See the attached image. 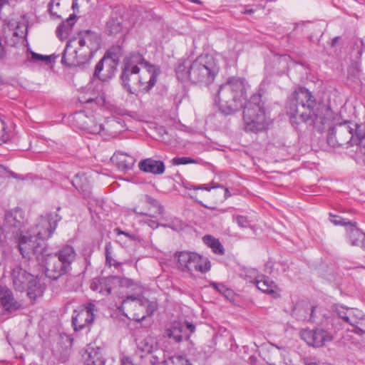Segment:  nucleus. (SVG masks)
Masks as SVG:
<instances>
[{
  "instance_id": "nucleus-56",
  "label": "nucleus",
  "mask_w": 365,
  "mask_h": 365,
  "mask_svg": "<svg viewBox=\"0 0 365 365\" xmlns=\"http://www.w3.org/2000/svg\"><path fill=\"white\" fill-rule=\"evenodd\" d=\"M314 311H315V308H312L311 314H310V316H309V320H313L314 319Z\"/></svg>"
},
{
  "instance_id": "nucleus-13",
  "label": "nucleus",
  "mask_w": 365,
  "mask_h": 365,
  "mask_svg": "<svg viewBox=\"0 0 365 365\" xmlns=\"http://www.w3.org/2000/svg\"><path fill=\"white\" fill-rule=\"evenodd\" d=\"M140 66L142 71H140L135 83L138 85V92L147 93L155 85L160 69L146 61L145 63H141Z\"/></svg>"
},
{
  "instance_id": "nucleus-30",
  "label": "nucleus",
  "mask_w": 365,
  "mask_h": 365,
  "mask_svg": "<svg viewBox=\"0 0 365 365\" xmlns=\"http://www.w3.org/2000/svg\"><path fill=\"white\" fill-rule=\"evenodd\" d=\"M202 240L204 243L210 247L214 253L218 255L224 254V247L218 239H216L211 235H205Z\"/></svg>"
},
{
  "instance_id": "nucleus-63",
  "label": "nucleus",
  "mask_w": 365,
  "mask_h": 365,
  "mask_svg": "<svg viewBox=\"0 0 365 365\" xmlns=\"http://www.w3.org/2000/svg\"><path fill=\"white\" fill-rule=\"evenodd\" d=\"M185 188H187V189H191V187H187V186H185Z\"/></svg>"
},
{
  "instance_id": "nucleus-14",
  "label": "nucleus",
  "mask_w": 365,
  "mask_h": 365,
  "mask_svg": "<svg viewBox=\"0 0 365 365\" xmlns=\"http://www.w3.org/2000/svg\"><path fill=\"white\" fill-rule=\"evenodd\" d=\"M3 33L7 43L15 46L27 34V26L24 21L11 19L3 26Z\"/></svg>"
},
{
  "instance_id": "nucleus-28",
  "label": "nucleus",
  "mask_w": 365,
  "mask_h": 365,
  "mask_svg": "<svg viewBox=\"0 0 365 365\" xmlns=\"http://www.w3.org/2000/svg\"><path fill=\"white\" fill-rule=\"evenodd\" d=\"M72 185L79 192H82L86 196L90 195V187L86 180V177L76 174L72 180Z\"/></svg>"
},
{
  "instance_id": "nucleus-51",
  "label": "nucleus",
  "mask_w": 365,
  "mask_h": 365,
  "mask_svg": "<svg viewBox=\"0 0 365 365\" xmlns=\"http://www.w3.org/2000/svg\"><path fill=\"white\" fill-rule=\"evenodd\" d=\"M193 189H195V190L201 189V190H206L210 191L211 188L207 187L205 186H199V187H193Z\"/></svg>"
},
{
  "instance_id": "nucleus-18",
  "label": "nucleus",
  "mask_w": 365,
  "mask_h": 365,
  "mask_svg": "<svg viewBox=\"0 0 365 365\" xmlns=\"http://www.w3.org/2000/svg\"><path fill=\"white\" fill-rule=\"evenodd\" d=\"M118 284L117 277L95 279L91 284V289L98 291L103 295H108Z\"/></svg>"
},
{
  "instance_id": "nucleus-2",
  "label": "nucleus",
  "mask_w": 365,
  "mask_h": 365,
  "mask_svg": "<svg viewBox=\"0 0 365 365\" xmlns=\"http://www.w3.org/2000/svg\"><path fill=\"white\" fill-rule=\"evenodd\" d=\"M101 41L100 36L91 30L79 31L67 42L61 63L68 67L84 66L100 48Z\"/></svg>"
},
{
  "instance_id": "nucleus-19",
  "label": "nucleus",
  "mask_w": 365,
  "mask_h": 365,
  "mask_svg": "<svg viewBox=\"0 0 365 365\" xmlns=\"http://www.w3.org/2000/svg\"><path fill=\"white\" fill-rule=\"evenodd\" d=\"M114 62L110 58L104 56L96 66L94 76L101 81L110 78L115 69Z\"/></svg>"
},
{
  "instance_id": "nucleus-10",
  "label": "nucleus",
  "mask_w": 365,
  "mask_h": 365,
  "mask_svg": "<svg viewBox=\"0 0 365 365\" xmlns=\"http://www.w3.org/2000/svg\"><path fill=\"white\" fill-rule=\"evenodd\" d=\"M61 220V217L56 212H49L46 215L41 216L34 228L31 231L39 241L45 242L49 239L54 232L57 223Z\"/></svg>"
},
{
  "instance_id": "nucleus-11",
  "label": "nucleus",
  "mask_w": 365,
  "mask_h": 365,
  "mask_svg": "<svg viewBox=\"0 0 365 365\" xmlns=\"http://www.w3.org/2000/svg\"><path fill=\"white\" fill-rule=\"evenodd\" d=\"M11 277L14 289L20 292L26 289L27 294L31 297L33 287L36 285V279L34 276L21 266L16 265L12 269Z\"/></svg>"
},
{
  "instance_id": "nucleus-46",
  "label": "nucleus",
  "mask_w": 365,
  "mask_h": 365,
  "mask_svg": "<svg viewBox=\"0 0 365 365\" xmlns=\"http://www.w3.org/2000/svg\"><path fill=\"white\" fill-rule=\"evenodd\" d=\"M60 6V3L59 2H56L54 1V0H51L49 4H48V11L51 14V16H55L56 18H59L60 16L58 14V12L57 11L55 10V8L54 6H56V8H58V6Z\"/></svg>"
},
{
  "instance_id": "nucleus-43",
  "label": "nucleus",
  "mask_w": 365,
  "mask_h": 365,
  "mask_svg": "<svg viewBox=\"0 0 365 365\" xmlns=\"http://www.w3.org/2000/svg\"><path fill=\"white\" fill-rule=\"evenodd\" d=\"M351 308L344 307L343 306H336L335 308V312L344 322H346V320L348 317V312L350 311Z\"/></svg>"
},
{
  "instance_id": "nucleus-27",
  "label": "nucleus",
  "mask_w": 365,
  "mask_h": 365,
  "mask_svg": "<svg viewBox=\"0 0 365 365\" xmlns=\"http://www.w3.org/2000/svg\"><path fill=\"white\" fill-rule=\"evenodd\" d=\"M356 222L351 223L346 230L348 237L351 245H359L362 238L365 237V234L356 227Z\"/></svg>"
},
{
  "instance_id": "nucleus-40",
  "label": "nucleus",
  "mask_w": 365,
  "mask_h": 365,
  "mask_svg": "<svg viewBox=\"0 0 365 365\" xmlns=\"http://www.w3.org/2000/svg\"><path fill=\"white\" fill-rule=\"evenodd\" d=\"M233 219L235 220L237 225L242 228H249L251 227L250 222L247 217L243 215H234Z\"/></svg>"
},
{
  "instance_id": "nucleus-12",
  "label": "nucleus",
  "mask_w": 365,
  "mask_h": 365,
  "mask_svg": "<svg viewBox=\"0 0 365 365\" xmlns=\"http://www.w3.org/2000/svg\"><path fill=\"white\" fill-rule=\"evenodd\" d=\"M26 222L24 212L20 208H16L6 213L3 229L7 235L14 237L23 233L22 228Z\"/></svg>"
},
{
  "instance_id": "nucleus-38",
  "label": "nucleus",
  "mask_w": 365,
  "mask_h": 365,
  "mask_svg": "<svg viewBox=\"0 0 365 365\" xmlns=\"http://www.w3.org/2000/svg\"><path fill=\"white\" fill-rule=\"evenodd\" d=\"M347 71L349 78H358L361 74L360 66L357 63H351Z\"/></svg>"
},
{
  "instance_id": "nucleus-25",
  "label": "nucleus",
  "mask_w": 365,
  "mask_h": 365,
  "mask_svg": "<svg viewBox=\"0 0 365 365\" xmlns=\"http://www.w3.org/2000/svg\"><path fill=\"white\" fill-rule=\"evenodd\" d=\"M76 15L71 14L66 21L62 22L56 29V36L63 41L68 38L75 24Z\"/></svg>"
},
{
  "instance_id": "nucleus-15",
  "label": "nucleus",
  "mask_w": 365,
  "mask_h": 365,
  "mask_svg": "<svg viewBox=\"0 0 365 365\" xmlns=\"http://www.w3.org/2000/svg\"><path fill=\"white\" fill-rule=\"evenodd\" d=\"M96 305L88 303L86 305L76 309L72 315V324L75 331H81L89 327L94 321Z\"/></svg>"
},
{
  "instance_id": "nucleus-21",
  "label": "nucleus",
  "mask_w": 365,
  "mask_h": 365,
  "mask_svg": "<svg viewBox=\"0 0 365 365\" xmlns=\"http://www.w3.org/2000/svg\"><path fill=\"white\" fill-rule=\"evenodd\" d=\"M0 302L4 309L9 312L18 310L21 304L13 297L11 291L6 287H0Z\"/></svg>"
},
{
  "instance_id": "nucleus-22",
  "label": "nucleus",
  "mask_w": 365,
  "mask_h": 365,
  "mask_svg": "<svg viewBox=\"0 0 365 365\" xmlns=\"http://www.w3.org/2000/svg\"><path fill=\"white\" fill-rule=\"evenodd\" d=\"M58 259L71 269V264L76 261L77 253L73 246L65 245L54 253Z\"/></svg>"
},
{
  "instance_id": "nucleus-7",
  "label": "nucleus",
  "mask_w": 365,
  "mask_h": 365,
  "mask_svg": "<svg viewBox=\"0 0 365 365\" xmlns=\"http://www.w3.org/2000/svg\"><path fill=\"white\" fill-rule=\"evenodd\" d=\"M17 248L23 258L29 260L36 258L38 262L48 252L46 242L39 241L33 234H20L14 237Z\"/></svg>"
},
{
  "instance_id": "nucleus-54",
  "label": "nucleus",
  "mask_w": 365,
  "mask_h": 365,
  "mask_svg": "<svg viewBox=\"0 0 365 365\" xmlns=\"http://www.w3.org/2000/svg\"><path fill=\"white\" fill-rule=\"evenodd\" d=\"M133 211H134V212H135V213H137V214H138V215H148L146 212H143V211H138V210H137V208H135V209L133 210Z\"/></svg>"
},
{
  "instance_id": "nucleus-62",
  "label": "nucleus",
  "mask_w": 365,
  "mask_h": 365,
  "mask_svg": "<svg viewBox=\"0 0 365 365\" xmlns=\"http://www.w3.org/2000/svg\"><path fill=\"white\" fill-rule=\"evenodd\" d=\"M361 53H362V51H360L359 52V55H361Z\"/></svg>"
},
{
  "instance_id": "nucleus-16",
  "label": "nucleus",
  "mask_w": 365,
  "mask_h": 365,
  "mask_svg": "<svg viewBox=\"0 0 365 365\" xmlns=\"http://www.w3.org/2000/svg\"><path fill=\"white\" fill-rule=\"evenodd\" d=\"M39 262L45 267L46 277L53 280L71 271V269L63 264L54 254H48L47 252Z\"/></svg>"
},
{
  "instance_id": "nucleus-55",
  "label": "nucleus",
  "mask_w": 365,
  "mask_h": 365,
  "mask_svg": "<svg viewBox=\"0 0 365 365\" xmlns=\"http://www.w3.org/2000/svg\"><path fill=\"white\" fill-rule=\"evenodd\" d=\"M78 5L77 3V0H73V4H72V9L73 10H75L76 9H78Z\"/></svg>"
},
{
  "instance_id": "nucleus-49",
  "label": "nucleus",
  "mask_w": 365,
  "mask_h": 365,
  "mask_svg": "<svg viewBox=\"0 0 365 365\" xmlns=\"http://www.w3.org/2000/svg\"><path fill=\"white\" fill-rule=\"evenodd\" d=\"M145 317H146V315H143L141 317H140L138 315H135L133 319L136 321H141V320H143L145 318Z\"/></svg>"
},
{
  "instance_id": "nucleus-59",
  "label": "nucleus",
  "mask_w": 365,
  "mask_h": 365,
  "mask_svg": "<svg viewBox=\"0 0 365 365\" xmlns=\"http://www.w3.org/2000/svg\"><path fill=\"white\" fill-rule=\"evenodd\" d=\"M309 361V359H306V361H305V364H306L307 365H310V364H312V363H311V361Z\"/></svg>"
},
{
  "instance_id": "nucleus-20",
  "label": "nucleus",
  "mask_w": 365,
  "mask_h": 365,
  "mask_svg": "<svg viewBox=\"0 0 365 365\" xmlns=\"http://www.w3.org/2000/svg\"><path fill=\"white\" fill-rule=\"evenodd\" d=\"M139 169L144 172L153 175H162L165 170V164L161 160H156L153 158H146L140 161Z\"/></svg>"
},
{
  "instance_id": "nucleus-50",
  "label": "nucleus",
  "mask_w": 365,
  "mask_h": 365,
  "mask_svg": "<svg viewBox=\"0 0 365 365\" xmlns=\"http://www.w3.org/2000/svg\"><path fill=\"white\" fill-rule=\"evenodd\" d=\"M187 327L188 329H190V331L191 332H194L195 331V326L193 324H187Z\"/></svg>"
},
{
  "instance_id": "nucleus-5",
  "label": "nucleus",
  "mask_w": 365,
  "mask_h": 365,
  "mask_svg": "<svg viewBox=\"0 0 365 365\" xmlns=\"http://www.w3.org/2000/svg\"><path fill=\"white\" fill-rule=\"evenodd\" d=\"M243 121L247 132L257 133L269 129L272 120L265 111L261 94H253L245 104Z\"/></svg>"
},
{
  "instance_id": "nucleus-52",
  "label": "nucleus",
  "mask_w": 365,
  "mask_h": 365,
  "mask_svg": "<svg viewBox=\"0 0 365 365\" xmlns=\"http://www.w3.org/2000/svg\"><path fill=\"white\" fill-rule=\"evenodd\" d=\"M254 10L252 9H246L244 11H243V14H251L252 13H254Z\"/></svg>"
},
{
  "instance_id": "nucleus-42",
  "label": "nucleus",
  "mask_w": 365,
  "mask_h": 365,
  "mask_svg": "<svg viewBox=\"0 0 365 365\" xmlns=\"http://www.w3.org/2000/svg\"><path fill=\"white\" fill-rule=\"evenodd\" d=\"M354 332L359 335L365 334V316L362 314L360 319L358 320L356 324L354 327Z\"/></svg>"
},
{
  "instance_id": "nucleus-64",
  "label": "nucleus",
  "mask_w": 365,
  "mask_h": 365,
  "mask_svg": "<svg viewBox=\"0 0 365 365\" xmlns=\"http://www.w3.org/2000/svg\"><path fill=\"white\" fill-rule=\"evenodd\" d=\"M60 209H61V207H57V210H59Z\"/></svg>"
},
{
  "instance_id": "nucleus-60",
  "label": "nucleus",
  "mask_w": 365,
  "mask_h": 365,
  "mask_svg": "<svg viewBox=\"0 0 365 365\" xmlns=\"http://www.w3.org/2000/svg\"><path fill=\"white\" fill-rule=\"evenodd\" d=\"M92 101H93V99L89 98V99H88V100H86V103H91V102H92Z\"/></svg>"
},
{
  "instance_id": "nucleus-29",
  "label": "nucleus",
  "mask_w": 365,
  "mask_h": 365,
  "mask_svg": "<svg viewBox=\"0 0 365 365\" xmlns=\"http://www.w3.org/2000/svg\"><path fill=\"white\" fill-rule=\"evenodd\" d=\"M255 283L258 289L261 290L264 293H273L274 292V289L276 286L274 283L269 280L268 277H261L260 278H256L255 279Z\"/></svg>"
},
{
  "instance_id": "nucleus-1",
  "label": "nucleus",
  "mask_w": 365,
  "mask_h": 365,
  "mask_svg": "<svg viewBox=\"0 0 365 365\" xmlns=\"http://www.w3.org/2000/svg\"><path fill=\"white\" fill-rule=\"evenodd\" d=\"M329 110L317 106L312 93L305 88H299L292 93L287 106V113L293 123H305L322 131L329 121Z\"/></svg>"
},
{
  "instance_id": "nucleus-8",
  "label": "nucleus",
  "mask_w": 365,
  "mask_h": 365,
  "mask_svg": "<svg viewBox=\"0 0 365 365\" xmlns=\"http://www.w3.org/2000/svg\"><path fill=\"white\" fill-rule=\"evenodd\" d=\"M145 63L143 56L138 53H131L124 61V66L121 73V80L123 87L130 93H138V81L140 73V64Z\"/></svg>"
},
{
  "instance_id": "nucleus-44",
  "label": "nucleus",
  "mask_w": 365,
  "mask_h": 365,
  "mask_svg": "<svg viewBox=\"0 0 365 365\" xmlns=\"http://www.w3.org/2000/svg\"><path fill=\"white\" fill-rule=\"evenodd\" d=\"M331 222L335 225H349L351 223V222L346 221L344 218L336 215H331Z\"/></svg>"
},
{
  "instance_id": "nucleus-33",
  "label": "nucleus",
  "mask_w": 365,
  "mask_h": 365,
  "mask_svg": "<svg viewBox=\"0 0 365 365\" xmlns=\"http://www.w3.org/2000/svg\"><path fill=\"white\" fill-rule=\"evenodd\" d=\"M362 314L363 313L360 310L351 308L350 311L348 312V317L346 320V322L354 327L358 320H359L360 317H361Z\"/></svg>"
},
{
  "instance_id": "nucleus-6",
  "label": "nucleus",
  "mask_w": 365,
  "mask_h": 365,
  "mask_svg": "<svg viewBox=\"0 0 365 365\" xmlns=\"http://www.w3.org/2000/svg\"><path fill=\"white\" fill-rule=\"evenodd\" d=\"M365 139L364 128L351 121L336 124L329 130L327 143L333 147L358 145Z\"/></svg>"
},
{
  "instance_id": "nucleus-31",
  "label": "nucleus",
  "mask_w": 365,
  "mask_h": 365,
  "mask_svg": "<svg viewBox=\"0 0 365 365\" xmlns=\"http://www.w3.org/2000/svg\"><path fill=\"white\" fill-rule=\"evenodd\" d=\"M105 251H106V264L108 265L114 266L116 269L121 268V262H117L115 259L113 257V246L110 242H108L106 244L105 246Z\"/></svg>"
},
{
  "instance_id": "nucleus-57",
  "label": "nucleus",
  "mask_w": 365,
  "mask_h": 365,
  "mask_svg": "<svg viewBox=\"0 0 365 365\" xmlns=\"http://www.w3.org/2000/svg\"><path fill=\"white\" fill-rule=\"evenodd\" d=\"M230 196V193L229 192V190L227 188H225V197L227 198Z\"/></svg>"
},
{
  "instance_id": "nucleus-9",
  "label": "nucleus",
  "mask_w": 365,
  "mask_h": 365,
  "mask_svg": "<svg viewBox=\"0 0 365 365\" xmlns=\"http://www.w3.org/2000/svg\"><path fill=\"white\" fill-rule=\"evenodd\" d=\"M180 269L192 274L195 272L205 273L210 269V262L194 252L182 251L175 254Z\"/></svg>"
},
{
  "instance_id": "nucleus-34",
  "label": "nucleus",
  "mask_w": 365,
  "mask_h": 365,
  "mask_svg": "<svg viewBox=\"0 0 365 365\" xmlns=\"http://www.w3.org/2000/svg\"><path fill=\"white\" fill-rule=\"evenodd\" d=\"M139 307L146 309L147 316L152 315L155 310L157 309L156 303L150 302L145 298L139 300Z\"/></svg>"
},
{
  "instance_id": "nucleus-39",
  "label": "nucleus",
  "mask_w": 365,
  "mask_h": 365,
  "mask_svg": "<svg viewBox=\"0 0 365 365\" xmlns=\"http://www.w3.org/2000/svg\"><path fill=\"white\" fill-rule=\"evenodd\" d=\"M86 125H83V128L86 130L88 133L92 134H99L103 130V127L101 124H94L90 125L87 121L85 122Z\"/></svg>"
},
{
  "instance_id": "nucleus-58",
  "label": "nucleus",
  "mask_w": 365,
  "mask_h": 365,
  "mask_svg": "<svg viewBox=\"0 0 365 365\" xmlns=\"http://www.w3.org/2000/svg\"><path fill=\"white\" fill-rule=\"evenodd\" d=\"M122 365H134V364L133 363H131L130 361H125L123 362Z\"/></svg>"
},
{
  "instance_id": "nucleus-41",
  "label": "nucleus",
  "mask_w": 365,
  "mask_h": 365,
  "mask_svg": "<svg viewBox=\"0 0 365 365\" xmlns=\"http://www.w3.org/2000/svg\"><path fill=\"white\" fill-rule=\"evenodd\" d=\"M210 285L227 297L231 293V291L227 289L222 283L210 282Z\"/></svg>"
},
{
  "instance_id": "nucleus-37",
  "label": "nucleus",
  "mask_w": 365,
  "mask_h": 365,
  "mask_svg": "<svg viewBox=\"0 0 365 365\" xmlns=\"http://www.w3.org/2000/svg\"><path fill=\"white\" fill-rule=\"evenodd\" d=\"M9 140V134L4 120L0 118V145L6 143Z\"/></svg>"
},
{
  "instance_id": "nucleus-36",
  "label": "nucleus",
  "mask_w": 365,
  "mask_h": 365,
  "mask_svg": "<svg viewBox=\"0 0 365 365\" xmlns=\"http://www.w3.org/2000/svg\"><path fill=\"white\" fill-rule=\"evenodd\" d=\"M118 284H119L120 287L125 288H131L135 290L138 284L136 282L131 279H128L126 277H118Z\"/></svg>"
},
{
  "instance_id": "nucleus-32",
  "label": "nucleus",
  "mask_w": 365,
  "mask_h": 365,
  "mask_svg": "<svg viewBox=\"0 0 365 365\" xmlns=\"http://www.w3.org/2000/svg\"><path fill=\"white\" fill-rule=\"evenodd\" d=\"M181 329L177 326L170 328H167L165 330L164 336L169 339H173L175 342H180L182 341Z\"/></svg>"
},
{
  "instance_id": "nucleus-26",
  "label": "nucleus",
  "mask_w": 365,
  "mask_h": 365,
  "mask_svg": "<svg viewBox=\"0 0 365 365\" xmlns=\"http://www.w3.org/2000/svg\"><path fill=\"white\" fill-rule=\"evenodd\" d=\"M123 19L122 16H112L106 23V29L110 34H118L123 29Z\"/></svg>"
},
{
  "instance_id": "nucleus-24",
  "label": "nucleus",
  "mask_w": 365,
  "mask_h": 365,
  "mask_svg": "<svg viewBox=\"0 0 365 365\" xmlns=\"http://www.w3.org/2000/svg\"><path fill=\"white\" fill-rule=\"evenodd\" d=\"M84 365H104L105 359L99 349H91L83 355Z\"/></svg>"
},
{
  "instance_id": "nucleus-61",
  "label": "nucleus",
  "mask_w": 365,
  "mask_h": 365,
  "mask_svg": "<svg viewBox=\"0 0 365 365\" xmlns=\"http://www.w3.org/2000/svg\"><path fill=\"white\" fill-rule=\"evenodd\" d=\"M220 186L219 185H215V186H212V188H215V187H220Z\"/></svg>"
},
{
  "instance_id": "nucleus-4",
  "label": "nucleus",
  "mask_w": 365,
  "mask_h": 365,
  "mask_svg": "<svg viewBox=\"0 0 365 365\" xmlns=\"http://www.w3.org/2000/svg\"><path fill=\"white\" fill-rule=\"evenodd\" d=\"M246 96L245 79L239 77L229 78L219 88V106L225 114L234 113L243 106Z\"/></svg>"
},
{
  "instance_id": "nucleus-23",
  "label": "nucleus",
  "mask_w": 365,
  "mask_h": 365,
  "mask_svg": "<svg viewBox=\"0 0 365 365\" xmlns=\"http://www.w3.org/2000/svg\"><path fill=\"white\" fill-rule=\"evenodd\" d=\"M113 158L116 160L118 168L122 170H131L136 161L133 156L121 151L116 152Z\"/></svg>"
},
{
  "instance_id": "nucleus-53",
  "label": "nucleus",
  "mask_w": 365,
  "mask_h": 365,
  "mask_svg": "<svg viewBox=\"0 0 365 365\" xmlns=\"http://www.w3.org/2000/svg\"><path fill=\"white\" fill-rule=\"evenodd\" d=\"M77 118H78V119L86 118L87 120H88L91 121V119L88 118L86 115H83V114H82V113H78V114H77Z\"/></svg>"
},
{
  "instance_id": "nucleus-35",
  "label": "nucleus",
  "mask_w": 365,
  "mask_h": 365,
  "mask_svg": "<svg viewBox=\"0 0 365 365\" xmlns=\"http://www.w3.org/2000/svg\"><path fill=\"white\" fill-rule=\"evenodd\" d=\"M173 165H180L186 164H197L198 161L196 159L190 157H175L171 160Z\"/></svg>"
},
{
  "instance_id": "nucleus-47",
  "label": "nucleus",
  "mask_w": 365,
  "mask_h": 365,
  "mask_svg": "<svg viewBox=\"0 0 365 365\" xmlns=\"http://www.w3.org/2000/svg\"><path fill=\"white\" fill-rule=\"evenodd\" d=\"M114 232L116 235H124L125 236L128 237V238L130 239H133L134 237L133 235H130V233L128 232H124V231H122L120 230L119 228H116L114 230Z\"/></svg>"
},
{
  "instance_id": "nucleus-17",
  "label": "nucleus",
  "mask_w": 365,
  "mask_h": 365,
  "mask_svg": "<svg viewBox=\"0 0 365 365\" xmlns=\"http://www.w3.org/2000/svg\"><path fill=\"white\" fill-rule=\"evenodd\" d=\"M300 336L308 345L314 347H321L333 340L332 334L321 328L303 329L300 332Z\"/></svg>"
},
{
  "instance_id": "nucleus-48",
  "label": "nucleus",
  "mask_w": 365,
  "mask_h": 365,
  "mask_svg": "<svg viewBox=\"0 0 365 365\" xmlns=\"http://www.w3.org/2000/svg\"><path fill=\"white\" fill-rule=\"evenodd\" d=\"M143 299V298H138L134 295L128 296L126 299L123 300V304H125L128 301H132V302H136L137 304L139 305V300Z\"/></svg>"
},
{
  "instance_id": "nucleus-45",
  "label": "nucleus",
  "mask_w": 365,
  "mask_h": 365,
  "mask_svg": "<svg viewBox=\"0 0 365 365\" xmlns=\"http://www.w3.org/2000/svg\"><path fill=\"white\" fill-rule=\"evenodd\" d=\"M51 57V56H43L34 52H31V58L34 61H42L45 62H50Z\"/></svg>"
},
{
  "instance_id": "nucleus-3",
  "label": "nucleus",
  "mask_w": 365,
  "mask_h": 365,
  "mask_svg": "<svg viewBox=\"0 0 365 365\" xmlns=\"http://www.w3.org/2000/svg\"><path fill=\"white\" fill-rule=\"evenodd\" d=\"M219 72L217 60L210 54H202L192 62L179 61L175 68L177 78L201 86L211 84Z\"/></svg>"
}]
</instances>
